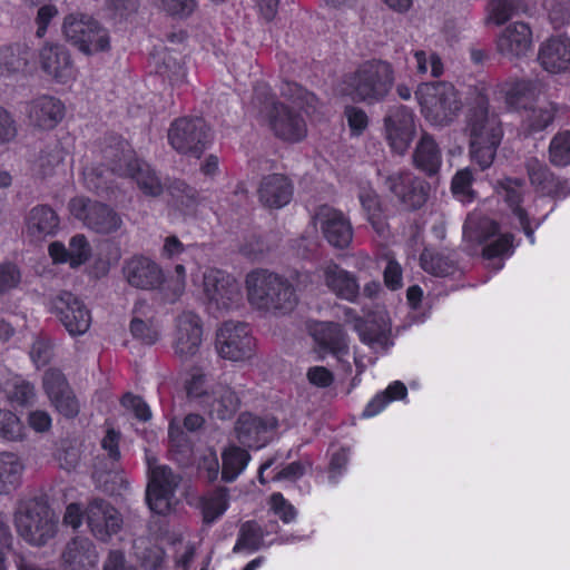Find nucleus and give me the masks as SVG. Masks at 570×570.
I'll return each instance as SVG.
<instances>
[{"label":"nucleus","instance_id":"f257e3e1","mask_svg":"<svg viewBox=\"0 0 570 570\" xmlns=\"http://www.w3.org/2000/svg\"><path fill=\"white\" fill-rule=\"evenodd\" d=\"M248 304L265 314H286L297 304V295L291 282L268 269L256 268L245 277Z\"/></svg>","mask_w":570,"mask_h":570},{"label":"nucleus","instance_id":"f03ea898","mask_svg":"<svg viewBox=\"0 0 570 570\" xmlns=\"http://www.w3.org/2000/svg\"><path fill=\"white\" fill-rule=\"evenodd\" d=\"M470 156L482 170L489 168L503 137L498 115L489 110L488 102L481 101L469 118Z\"/></svg>","mask_w":570,"mask_h":570},{"label":"nucleus","instance_id":"7ed1b4c3","mask_svg":"<svg viewBox=\"0 0 570 570\" xmlns=\"http://www.w3.org/2000/svg\"><path fill=\"white\" fill-rule=\"evenodd\" d=\"M253 106L268 121L274 135L289 142L302 140L307 132L303 117L293 108L277 101L267 85H257L254 89Z\"/></svg>","mask_w":570,"mask_h":570},{"label":"nucleus","instance_id":"20e7f679","mask_svg":"<svg viewBox=\"0 0 570 570\" xmlns=\"http://www.w3.org/2000/svg\"><path fill=\"white\" fill-rule=\"evenodd\" d=\"M14 525L18 534L33 546H43L56 533L57 521L49 505L39 498L20 500L17 504Z\"/></svg>","mask_w":570,"mask_h":570},{"label":"nucleus","instance_id":"39448f33","mask_svg":"<svg viewBox=\"0 0 570 570\" xmlns=\"http://www.w3.org/2000/svg\"><path fill=\"white\" fill-rule=\"evenodd\" d=\"M111 171L119 176L130 177L144 195L158 197L164 187L157 171L145 160L135 158L126 141L119 140L117 148L107 147L104 150Z\"/></svg>","mask_w":570,"mask_h":570},{"label":"nucleus","instance_id":"423d86ee","mask_svg":"<svg viewBox=\"0 0 570 570\" xmlns=\"http://www.w3.org/2000/svg\"><path fill=\"white\" fill-rule=\"evenodd\" d=\"M416 98L425 119L435 126L451 124L461 109L458 92L448 82L423 83L416 90Z\"/></svg>","mask_w":570,"mask_h":570},{"label":"nucleus","instance_id":"0eeeda50","mask_svg":"<svg viewBox=\"0 0 570 570\" xmlns=\"http://www.w3.org/2000/svg\"><path fill=\"white\" fill-rule=\"evenodd\" d=\"M65 39L85 55L106 51L110 48L108 30L92 17L72 12L63 18Z\"/></svg>","mask_w":570,"mask_h":570},{"label":"nucleus","instance_id":"6e6552de","mask_svg":"<svg viewBox=\"0 0 570 570\" xmlns=\"http://www.w3.org/2000/svg\"><path fill=\"white\" fill-rule=\"evenodd\" d=\"M495 190L530 243L534 244V229L543 223L547 215L538 216L537 205L530 203V197L525 195L524 183L520 179L504 178L498 181Z\"/></svg>","mask_w":570,"mask_h":570},{"label":"nucleus","instance_id":"1a4fd4ad","mask_svg":"<svg viewBox=\"0 0 570 570\" xmlns=\"http://www.w3.org/2000/svg\"><path fill=\"white\" fill-rule=\"evenodd\" d=\"M390 66L383 61H368L346 79V95L353 100H377L389 91Z\"/></svg>","mask_w":570,"mask_h":570},{"label":"nucleus","instance_id":"9d476101","mask_svg":"<svg viewBox=\"0 0 570 570\" xmlns=\"http://www.w3.org/2000/svg\"><path fill=\"white\" fill-rule=\"evenodd\" d=\"M498 225L490 218L470 215L463 226V238L474 244H483V256L488 259L507 257L513 253V236L499 234Z\"/></svg>","mask_w":570,"mask_h":570},{"label":"nucleus","instance_id":"9b49d317","mask_svg":"<svg viewBox=\"0 0 570 570\" xmlns=\"http://www.w3.org/2000/svg\"><path fill=\"white\" fill-rule=\"evenodd\" d=\"M168 141L177 153L199 158L212 142L210 128L203 118L181 117L170 125Z\"/></svg>","mask_w":570,"mask_h":570},{"label":"nucleus","instance_id":"f8f14e48","mask_svg":"<svg viewBox=\"0 0 570 570\" xmlns=\"http://www.w3.org/2000/svg\"><path fill=\"white\" fill-rule=\"evenodd\" d=\"M69 209L75 218L99 234L115 233L122 225V219L116 210L106 204L86 197L72 198L69 203Z\"/></svg>","mask_w":570,"mask_h":570},{"label":"nucleus","instance_id":"ddd939ff","mask_svg":"<svg viewBox=\"0 0 570 570\" xmlns=\"http://www.w3.org/2000/svg\"><path fill=\"white\" fill-rule=\"evenodd\" d=\"M254 337L248 324L238 321H226L216 334V350L226 360L239 362L252 356Z\"/></svg>","mask_w":570,"mask_h":570},{"label":"nucleus","instance_id":"4468645a","mask_svg":"<svg viewBox=\"0 0 570 570\" xmlns=\"http://www.w3.org/2000/svg\"><path fill=\"white\" fill-rule=\"evenodd\" d=\"M53 313L71 336L85 334L91 324V315L82 301L72 293L61 291L50 299Z\"/></svg>","mask_w":570,"mask_h":570},{"label":"nucleus","instance_id":"2eb2a0df","mask_svg":"<svg viewBox=\"0 0 570 570\" xmlns=\"http://www.w3.org/2000/svg\"><path fill=\"white\" fill-rule=\"evenodd\" d=\"M180 482V476L166 465H151L149 462V482L146 501L157 514H166L171 509V500Z\"/></svg>","mask_w":570,"mask_h":570},{"label":"nucleus","instance_id":"dca6fc26","mask_svg":"<svg viewBox=\"0 0 570 570\" xmlns=\"http://www.w3.org/2000/svg\"><path fill=\"white\" fill-rule=\"evenodd\" d=\"M313 220L320 227L324 238L333 247L343 249L352 243V225L341 210L328 205H321L316 208Z\"/></svg>","mask_w":570,"mask_h":570},{"label":"nucleus","instance_id":"f3484780","mask_svg":"<svg viewBox=\"0 0 570 570\" xmlns=\"http://www.w3.org/2000/svg\"><path fill=\"white\" fill-rule=\"evenodd\" d=\"M42 385L50 403L58 413L67 419H73L79 414V400L61 371L57 368L47 370L42 377Z\"/></svg>","mask_w":570,"mask_h":570},{"label":"nucleus","instance_id":"a211bd4d","mask_svg":"<svg viewBox=\"0 0 570 570\" xmlns=\"http://www.w3.org/2000/svg\"><path fill=\"white\" fill-rule=\"evenodd\" d=\"M495 46L499 53L508 60H521L532 50V30L522 21L508 23L498 33Z\"/></svg>","mask_w":570,"mask_h":570},{"label":"nucleus","instance_id":"6ab92c4d","mask_svg":"<svg viewBox=\"0 0 570 570\" xmlns=\"http://www.w3.org/2000/svg\"><path fill=\"white\" fill-rule=\"evenodd\" d=\"M203 337L202 321L197 314L187 311L176 318V332L173 347L181 361L193 358L199 351Z\"/></svg>","mask_w":570,"mask_h":570},{"label":"nucleus","instance_id":"aec40b11","mask_svg":"<svg viewBox=\"0 0 570 570\" xmlns=\"http://www.w3.org/2000/svg\"><path fill=\"white\" fill-rule=\"evenodd\" d=\"M204 292L217 309H229L240 298L237 282L223 271H210L204 275Z\"/></svg>","mask_w":570,"mask_h":570},{"label":"nucleus","instance_id":"412c9836","mask_svg":"<svg viewBox=\"0 0 570 570\" xmlns=\"http://www.w3.org/2000/svg\"><path fill=\"white\" fill-rule=\"evenodd\" d=\"M85 514L90 531L101 541H107L117 533L122 524L120 513L104 499H94L88 504Z\"/></svg>","mask_w":570,"mask_h":570},{"label":"nucleus","instance_id":"4be33fe9","mask_svg":"<svg viewBox=\"0 0 570 570\" xmlns=\"http://www.w3.org/2000/svg\"><path fill=\"white\" fill-rule=\"evenodd\" d=\"M122 272L130 286L142 291L157 289L164 282L160 266L145 256H134L128 259Z\"/></svg>","mask_w":570,"mask_h":570},{"label":"nucleus","instance_id":"5701e85b","mask_svg":"<svg viewBox=\"0 0 570 570\" xmlns=\"http://www.w3.org/2000/svg\"><path fill=\"white\" fill-rule=\"evenodd\" d=\"M277 428V420L274 416H257L250 413H242L237 419L235 431L236 436L245 446L257 448L265 445L268 441V433Z\"/></svg>","mask_w":570,"mask_h":570},{"label":"nucleus","instance_id":"b1692460","mask_svg":"<svg viewBox=\"0 0 570 570\" xmlns=\"http://www.w3.org/2000/svg\"><path fill=\"white\" fill-rule=\"evenodd\" d=\"M538 61L549 73L559 75L570 71V39L551 37L539 47Z\"/></svg>","mask_w":570,"mask_h":570},{"label":"nucleus","instance_id":"393cba45","mask_svg":"<svg viewBox=\"0 0 570 570\" xmlns=\"http://www.w3.org/2000/svg\"><path fill=\"white\" fill-rule=\"evenodd\" d=\"M41 69L57 81L67 82L75 76L69 50L60 43H46L39 51Z\"/></svg>","mask_w":570,"mask_h":570},{"label":"nucleus","instance_id":"a878e982","mask_svg":"<svg viewBox=\"0 0 570 570\" xmlns=\"http://www.w3.org/2000/svg\"><path fill=\"white\" fill-rule=\"evenodd\" d=\"M541 92V83L530 79H509L497 87V94L510 110L527 108Z\"/></svg>","mask_w":570,"mask_h":570},{"label":"nucleus","instance_id":"bb28decb","mask_svg":"<svg viewBox=\"0 0 570 570\" xmlns=\"http://www.w3.org/2000/svg\"><path fill=\"white\" fill-rule=\"evenodd\" d=\"M322 277L326 287L338 298L355 302L360 294V285L354 274L335 263L322 268Z\"/></svg>","mask_w":570,"mask_h":570},{"label":"nucleus","instance_id":"cd10ccee","mask_svg":"<svg viewBox=\"0 0 570 570\" xmlns=\"http://www.w3.org/2000/svg\"><path fill=\"white\" fill-rule=\"evenodd\" d=\"M49 255L53 263H68L70 267L76 268L87 263L91 257V246L82 234L72 236L68 248L60 242H53L49 245Z\"/></svg>","mask_w":570,"mask_h":570},{"label":"nucleus","instance_id":"c85d7f7f","mask_svg":"<svg viewBox=\"0 0 570 570\" xmlns=\"http://www.w3.org/2000/svg\"><path fill=\"white\" fill-rule=\"evenodd\" d=\"M30 122L41 129L55 128L65 116V105L55 97L41 96L28 105Z\"/></svg>","mask_w":570,"mask_h":570},{"label":"nucleus","instance_id":"c756f323","mask_svg":"<svg viewBox=\"0 0 570 570\" xmlns=\"http://www.w3.org/2000/svg\"><path fill=\"white\" fill-rule=\"evenodd\" d=\"M200 405L212 417L224 421L235 415L239 407V399L229 386L217 384L204 396Z\"/></svg>","mask_w":570,"mask_h":570},{"label":"nucleus","instance_id":"7c9ffc66","mask_svg":"<svg viewBox=\"0 0 570 570\" xmlns=\"http://www.w3.org/2000/svg\"><path fill=\"white\" fill-rule=\"evenodd\" d=\"M258 195L265 206L282 208L287 205L293 197V185L289 179L282 174L267 175L261 181Z\"/></svg>","mask_w":570,"mask_h":570},{"label":"nucleus","instance_id":"2f4dec72","mask_svg":"<svg viewBox=\"0 0 570 570\" xmlns=\"http://www.w3.org/2000/svg\"><path fill=\"white\" fill-rule=\"evenodd\" d=\"M59 228V217L47 205H38L30 209L26 217V230L35 240H42L53 236Z\"/></svg>","mask_w":570,"mask_h":570},{"label":"nucleus","instance_id":"473e14b6","mask_svg":"<svg viewBox=\"0 0 570 570\" xmlns=\"http://www.w3.org/2000/svg\"><path fill=\"white\" fill-rule=\"evenodd\" d=\"M62 559L69 570H91L98 561V556L90 540L76 538L68 542Z\"/></svg>","mask_w":570,"mask_h":570},{"label":"nucleus","instance_id":"72a5a7b5","mask_svg":"<svg viewBox=\"0 0 570 570\" xmlns=\"http://www.w3.org/2000/svg\"><path fill=\"white\" fill-rule=\"evenodd\" d=\"M315 342L325 351L336 355L347 352L346 335L337 323L318 322L311 327Z\"/></svg>","mask_w":570,"mask_h":570},{"label":"nucleus","instance_id":"f704fd0d","mask_svg":"<svg viewBox=\"0 0 570 570\" xmlns=\"http://www.w3.org/2000/svg\"><path fill=\"white\" fill-rule=\"evenodd\" d=\"M360 200L367 213L368 222L377 234V245L387 248L391 234L390 225L387 217L382 213L379 196L373 191H362L360 194Z\"/></svg>","mask_w":570,"mask_h":570},{"label":"nucleus","instance_id":"c9c22d12","mask_svg":"<svg viewBox=\"0 0 570 570\" xmlns=\"http://www.w3.org/2000/svg\"><path fill=\"white\" fill-rule=\"evenodd\" d=\"M24 464L13 452H0V495H7L18 489L22 481Z\"/></svg>","mask_w":570,"mask_h":570},{"label":"nucleus","instance_id":"e433bc0d","mask_svg":"<svg viewBox=\"0 0 570 570\" xmlns=\"http://www.w3.org/2000/svg\"><path fill=\"white\" fill-rule=\"evenodd\" d=\"M153 60L156 73L168 80L171 86H180L186 82V69L178 55L161 49L153 55Z\"/></svg>","mask_w":570,"mask_h":570},{"label":"nucleus","instance_id":"4c0bfd02","mask_svg":"<svg viewBox=\"0 0 570 570\" xmlns=\"http://www.w3.org/2000/svg\"><path fill=\"white\" fill-rule=\"evenodd\" d=\"M146 309L149 306L145 302H138L134 307V316L130 322V332L132 336L146 345L155 344L160 337L159 325L150 317Z\"/></svg>","mask_w":570,"mask_h":570},{"label":"nucleus","instance_id":"58836bf2","mask_svg":"<svg viewBox=\"0 0 570 570\" xmlns=\"http://www.w3.org/2000/svg\"><path fill=\"white\" fill-rule=\"evenodd\" d=\"M345 320L347 323H353L354 328L358 332L361 340L373 347H381L387 350V333L390 332V324L382 318V324L377 328H368L366 323L356 315L353 308L346 307L344 309Z\"/></svg>","mask_w":570,"mask_h":570},{"label":"nucleus","instance_id":"ea45409f","mask_svg":"<svg viewBox=\"0 0 570 570\" xmlns=\"http://www.w3.org/2000/svg\"><path fill=\"white\" fill-rule=\"evenodd\" d=\"M31 58L27 45L17 43L0 48V77H10L23 71Z\"/></svg>","mask_w":570,"mask_h":570},{"label":"nucleus","instance_id":"a19ab883","mask_svg":"<svg viewBox=\"0 0 570 570\" xmlns=\"http://www.w3.org/2000/svg\"><path fill=\"white\" fill-rule=\"evenodd\" d=\"M414 164L428 174H435L442 164V154L430 135H423L415 148Z\"/></svg>","mask_w":570,"mask_h":570},{"label":"nucleus","instance_id":"79ce46f5","mask_svg":"<svg viewBox=\"0 0 570 570\" xmlns=\"http://www.w3.org/2000/svg\"><path fill=\"white\" fill-rule=\"evenodd\" d=\"M229 507V490L217 487L200 499L203 521L206 524L216 522Z\"/></svg>","mask_w":570,"mask_h":570},{"label":"nucleus","instance_id":"37998d69","mask_svg":"<svg viewBox=\"0 0 570 570\" xmlns=\"http://www.w3.org/2000/svg\"><path fill=\"white\" fill-rule=\"evenodd\" d=\"M534 0H490L487 8V23L501 26L519 12H527Z\"/></svg>","mask_w":570,"mask_h":570},{"label":"nucleus","instance_id":"c03bdc74","mask_svg":"<svg viewBox=\"0 0 570 570\" xmlns=\"http://www.w3.org/2000/svg\"><path fill=\"white\" fill-rule=\"evenodd\" d=\"M527 170L531 184L541 195H559V181L549 171L548 167L537 158L527 163Z\"/></svg>","mask_w":570,"mask_h":570},{"label":"nucleus","instance_id":"a18cd8bd","mask_svg":"<svg viewBox=\"0 0 570 570\" xmlns=\"http://www.w3.org/2000/svg\"><path fill=\"white\" fill-rule=\"evenodd\" d=\"M63 159V150L58 141L46 146L32 164L35 176L43 179L56 174Z\"/></svg>","mask_w":570,"mask_h":570},{"label":"nucleus","instance_id":"49530a36","mask_svg":"<svg viewBox=\"0 0 570 570\" xmlns=\"http://www.w3.org/2000/svg\"><path fill=\"white\" fill-rule=\"evenodd\" d=\"M168 189L176 206L187 215L194 214L203 200L196 188L180 179L174 180Z\"/></svg>","mask_w":570,"mask_h":570},{"label":"nucleus","instance_id":"de8ad7c7","mask_svg":"<svg viewBox=\"0 0 570 570\" xmlns=\"http://www.w3.org/2000/svg\"><path fill=\"white\" fill-rule=\"evenodd\" d=\"M222 460V480L224 482H233L245 470L250 455L244 449L230 446L223 452Z\"/></svg>","mask_w":570,"mask_h":570},{"label":"nucleus","instance_id":"09e8293b","mask_svg":"<svg viewBox=\"0 0 570 570\" xmlns=\"http://www.w3.org/2000/svg\"><path fill=\"white\" fill-rule=\"evenodd\" d=\"M415 134L414 116L405 107L397 108V126L394 122V151L403 153Z\"/></svg>","mask_w":570,"mask_h":570},{"label":"nucleus","instance_id":"8fccbe9b","mask_svg":"<svg viewBox=\"0 0 570 570\" xmlns=\"http://www.w3.org/2000/svg\"><path fill=\"white\" fill-rule=\"evenodd\" d=\"M4 392L12 404L20 406L32 405L37 393L35 385L21 376H14L4 384Z\"/></svg>","mask_w":570,"mask_h":570},{"label":"nucleus","instance_id":"3c124183","mask_svg":"<svg viewBox=\"0 0 570 570\" xmlns=\"http://www.w3.org/2000/svg\"><path fill=\"white\" fill-rule=\"evenodd\" d=\"M264 540V532L255 521H247L242 524L237 541L233 548L234 553L242 551H257L262 548Z\"/></svg>","mask_w":570,"mask_h":570},{"label":"nucleus","instance_id":"603ef678","mask_svg":"<svg viewBox=\"0 0 570 570\" xmlns=\"http://www.w3.org/2000/svg\"><path fill=\"white\" fill-rule=\"evenodd\" d=\"M422 268L435 276H448L455 269L454 261L439 252L425 248L420 257Z\"/></svg>","mask_w":570,"mask_h":570},{"label":"nucleus","instance_id":"864d4df0","mask_svg":"<svg viewBox=\"0 0 570 570\" xmlns=\"http://www.w3.org/2000/svg\"><path fill=\"white\" fill-rule=\"evenodd\" d=\"M556 112L557 106L554 104L544 102L528 112L523 126L529 132L541 131L552 124Z\"/></svg>","mask_w":570,"mask_h":570},{"label":"nucleus","instance_id":"5fc2aeb1","mask_svg":"<svg viewBox=\"0 0 570 570\" xmlns=\"http://www.w3.org/2000/svg\"><path fill=\"white\" fill-rule=\"evenodd\" d=\"M428 195V184L424 180L412 179L411 177L406 178V184L403 190L400 191L402 203L413 209L421 207L426 202Z\"/></svg>","mask_w":570,"mask_h":570},{"label":"nucleus","instance_id":"6e6d98bb","mask_svg":"<svg viewBox=\"0 0 570 570\" xmlns=\"http://www.w3.org/2000/svg\"><path fill=\"white\" fill-rule=\"evenodd\" d=\"M24 426L20 419L9 410H0V439L8 442L21 441Z\"/></svg>","mask_w":570,"mask_h":570},{"label":"nucleus","instance_id":"4d7b16f0","mask_svg":"<svg viewBox=\"0 0 570 570\" xmlns=\"http://www.w3.org/2000/svg\"><path fill=\"white\" fill-rule=\"evenodd\" d=\"M549 157L556 166L570 164V130L560 131L551 139Z\"/></svg>","mask_w":570,"mask_h":570},{"label":"nucleus","instance_id":"13d9d810","mask_svg":"<svg viewBox=\"0 0 570 570\" xmlns=\"http://www.w3.org/2000/svg\"><path fill=\"white\" fill-rule=\"evenodd\" d=\"M473 175L470 168L459 170L451 183V190L455 198L462 203H471L475 195L472 189Z\"/></svg>","mask_w":570,"mask_h":570},{"label":"nucleus","instance_id":"bf43d9fd","mask_svg":"<svg viewBox=\"0 0 570 570\" xmlns=\"http://www.w3.org/2000/svg\"><path fill=\"white\" fill-rule=\"evenodd\" d=\"M414 67L420 75L440 77L443 73V63L434 52L417 50L413 55Z\"/></svg>","mask_w":570,"mask_h":570},{"label":"nucleus","instance_id":"052dcab7","mask_svg":"<svg viewBox=\"0 0 570 570\" xmlns=\"http://www.w3.org/2000/svg\"><path fill=\"white\" fill-rule=\"evenodd\" d=\"M281 95L293 101L297 107H313L316 101L314 94L308 92L296 82L284 81L281 86Z\"/></svg>","mask_w":570,"mask_h":570},{"label":"nucleus","instance_id":"680f3d73","mask_svg":"<svg viewBox=\"0 0 570 570\" xmlns=\"http://www.w3.org/2000/svg\"><path fill=\"white\" fill-rule=\"evenodd\" d=\"M56 459L61 469L66 471L75 470L80 461V449L70 441H63L57 451Z\"/></svg>","mask_w":570,"mask_h":570},{"label":"nucleus","instance_id":"e2e57ef3","mask_svg":"<svg viewBox=\"0 0 570 570\" xmlns=\"http://www.w3.org/2000/svg\"><path fill=\"white\" fill-rule=\"evenodd\" d=\"M21 282L19 267L13 263L0 264V295L18 287Z\"/></svg>","mask_w":570,"mask_h":570},{"label":"nucleus","instance_id":"0e129e2a","mask_svg":"<svg viewBox=\"0 0 570 570\" xmlns=\"http://www.w3.org/2000/svg\"><path fill=\"white\" fill-rule=\"evenodd\" d=\"M271 507L284 523H289L296 519L297 511L295 507L279 492L271 495Z\"/></svg>","mask_w":570,"mask_h":570},{"label":"nucleus","instance_id":"69168bd1","mask_svg":"<svg viewBox=\"0 0 570 570\" xmlns=\"http://www.w3.org/2000/svg\"><path fill=\"white\" fill-rule=\"evenodd\" d=\"M167 13L180 18L189 17L196 9V0H157Z\"/></svg>","mask_w":570,"mask_h":570},{"label":"nucleus","instance_id":"338daca9","mask_svg":"<svg viewBox=\"0 0 570 570\" xmlns=\"http://www.w3.org/2000/svg\"><path fill=\"white\" fill-rule=\"evenodd\" d=\"M392 402V384L377 393L365 406L362 417H373L380 414Z\"/></svg>","mask_w":570,"mask_h":570},{"label":"nucleus","instance_id":"774afa93","mask_svg":"<svg viewBox=\"0 0 570 570\" xmlns=\"http://www.w3.org/2000/svg\"><path fill=\"white\" fill-rule=\"evenodd\" d=\"M102 570H138L130 563L122 551L110 550L104 561Z\"/></svg>","mask_w":570,"mask_h":570}]
</instances>
